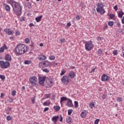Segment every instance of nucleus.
I'll return each instance as SVG.
<instances>
[{
    "label": "nucleus",
    "instance_id": "nucleus-16",
    "mask_svg": "<svg viewBox=\"0 0 124 124\" xmlns=\"http://www.w3.org/2000/svg\"><path fill=\"white\" fill-rule=\"evenodd\" d=\"M51 120L54 124H57V122H58V120H59V116H53Z\"/></svg>",
    "mask_w": 124,
    "mask_h": 124
},
{
    "label": "nucleus",
    "instance_id": "nucleus-64",
    "mask_svg": "<svg viewBox=\"0 0 124 124\" xmlns=\"http://www.w3.org/2000/svg\"><path fill=\"white\" fill-rule=\"evenodd\" d=\"M40 47H43V44L42 43H41V44H40Z\"/></svg>",
    "mask_w": 124,
    "mask_h": 124
},
{
    "label": "nucleus",
    "instance_id": "nucleus-42",
    "mask_svg": "<svg viewBox=\"0 0 124 124\" xmlns=\"http://www.w3.org/2000/svg\"><path fill=\"white\" fill-rule=\"evenodd\" d=\"M65 74V70H62L61 71V73L60 74V75L61 76L64 75Z\"/></svg>",
    "mask_w": 124,
    "mask_h": 124
},
{
    "label": "nucleus",
    "instance_id": "nucleus-28",
    "mask_svg": "<svg viewBox=\"0 0 124 124\" xmlns=\"http://www.w3.org/2000/svg\"><path fill=\"white\" fill-rule=\"evenodd\" d=\"M95 105H94V103H93L91 102L90 104H89V107H90V108H94L95 107Z\"/></svg>",
    "mask_w": 124,
    "mask_h": 124
},
{
    "label": "nucleus",
    "instance_id": "nucleus-17",
    "mask_svg": "<svg viewBox=\"0 0 124 124\" xmlns=\"http://www.w3.org/2000/svg\"><path fill=\"white\" fill-rule=\"evenodd\" d=\"M87 114L88 111L87 110H83L80 114V117H81V118H85Z\"/></svg>",
    "mask_w": 124,
    "mask_h": 124
},
{
    "label": "nucleus",
    "instance_id": "nucleus-48",
    "mask_svg": "<svg viewBox=\"0 0 124 124\" xmlns=\"http://www.w3.org/2000/svg\"><path fill=\"white\" fill-rule=\"evenodd\" d=\"M31 100L32 104H34V103H35V99L34 98H32Z\"/></svg>",
    "mask_w": 124,
    "mask_h": 124
},
{
    "label": "nucleus",
    "instance_id": "nucleus-8",
    "mask_svg": "<svg viewBox=\"0 0 124 124\" xmlns=\"http://www.w3.org/2000/svg\"><path fill=\"white\" fill-rule=\"evenodd\" d=\"M109 80H110V77H109V76H107V75L103 74L101 76V81L102 82H105V81H109Z\"/></svg>",
    "mask_w": 124,
    "mask_h": 124
},
{
    "label": "nucleus",
    "instance_id": "nucleus-43",
    "mask_svg": "<svg viewBox=\"0 0 124 124\" xmlns=\"http://www.w3.org/2000/svg\"><path fill=\"white\" fill-rule=\"evenodd\" d=\"M60 42H61V43H64V42H65V39L61 38L60 39Z\"/></svg>",
    "mask_w": 124,
    "mask_h": 124
},
{
    "label": "nucleus",
    "instance_id": "nucleus-25",
    "mask_svg": "<svg viewBox=\"0 0 124 124\" xmlns=\"http://www.w3.org/2000/svg\"><path fill=\"white\" fill-rule=\"evenodd\" d=\"M124 13L122 11L119 12L118 14V16L119 18H123V16H124Z\"/></svg>",
    "mask_w": 124,
    "mask_h": 124
},
{
    "label": "nucleus",
    "instance_id": "nucleus-44",
    "mask_svg": "<svg viewBox=\"0 0 124 124\" xmlns=\"http://www.w3.org/2000/svg\"><path fill=\"white\" fill-rule=\"evenodd\" d=\"M43 71H44V72H46V73H48L49 71L48 69H43Z\"/></svg>",
    "mask_w": 124,
    "mask_h": 124
},
{
    "label": "nucleus",
    "instance_id": "nucleus-32",
    "mask_svg": "<svg viewBox=\"0 0 124 124\" xmlns=\"http://www.w3.org/2000/svg\"><path fill=\"white\" fill-rule=\"evenodd\" d=\"M51 97V94H46L45 95V98L46 99H47V98H49Z\"/></svg>",
    "mask_w": 124,
    "mask_h": 124
},
{
    "label": "nucleus",
    "instance_id": "nucleus-15",
    "mask_svg": "<svg viewBox=\"0 0 124 124\" xmlns=\"http://www.w3.org/2000/svg\"><path fill=\"white\" fill-rule=\"evenodd\" d=\"M3 6H4L6 11H10V6H9V5H7L5 3H4L3 4Z\"/></svg>",
    "mask_w": 124,
    "mask_h": 124
},
{
    "label": "nucleus",
    "instance_id": "nucleus-51",
    "mask_svg": "<svg viewBox=\"0 0 124 124\" xmlns=\"http://www.w3.org/2000/svg\"><path fill=\"white\" fill-rule=\"evenodd\" d=\"M29 27H30V28H31V27H34V24H33V23H30L29 24Z\"/></svg>",
    "mask_w": 124,
    "mask_h": 124
},
{
    "label": "nucleus",
    "instance_id": "nucleus-49",
    "mask_svg": "<svg viewBox=\"0 0 124 124\" xmlns=\"http://www.w3.org/2000/svg\"><path fill=\"white\" fill-rule=\"evenodd\" d=\"M20 31H16V35H20Z\"/></svg>",
    "mask_w": 124,
    "mask_h": 124
},
{
    "label": "nucleus",
    "instance_id": "nucleus-35",
    "mask_svg": "<svg viewBox=\"0 0 124 124\" xmlns=\"http://www.w3.org/2000/svg\"><path fill=\"white\" fill-rule=\"evenodd\" d=\"M25 43H26L27 44H28V43H30V39L29 38H26L25 39Z\"/></svg>",
    "mask_w": 124,
    "mask_h": 124
},
{
    "label": "nucleus",
    "instance_id": "nucleus-5",
    "mask_svg": "<svg viewBox=\"0 0 124 124\" xmlns=\"http://www.w3.org/2000/svg\"><path fill=\"white\" fill-rule=\"evenodd\" d=\"M0 66L2 69L8 68L10 66V63L7 61H0Z\"/></svg>",
    "mask_w": 124,
    "mask_h": 124
},
{
    "label": "nucleus",
    "instance_id": "nucleus-11",
    "mask_svg": "<svg viewBox=\"0 0 124 124\" xmlns=\"http://www.w3.org/2000/svg\"><path fill=\"white\" fill-rule=\"evenodd\" d=\"M39 84L43 86L44 85V82H45V80H46V77H41L39 78Z\"/></svg>",
    "mask_w": 124,
    "mask_h": 124
},
{
    "label": "nucleus",
    "instance_id": "nucleus-30",
    "mask_svg": "<svg viewBox=\"0 0 124 124\" xmlns=\"http://www.w3.org/2000/svg\"><path fill=\"white\" fill-rule=\"evenodd\" d=\"M72 112H73V110L72 109H69L68 110V115L69 116H70L71 114H72Z\"/></svg>",
    "mask_w": 124,
    "mask_h": 124
},
{
    "label": "nucleus",
    "instance_id": "nucleus-12",
    "mask_svg": "<svg viewBox=\"0 0 124 124\" xmlns=\"http://www.w3.org/2000/svg\"><path fill=\"white\" fill-rule=\"evenodd\" d=\"M46 59H47V57L43 54H40L38 58V60L39 61H45Z\"/></svg>",
    "mask_w": 124,
    "mask_h": 124
},
{
    "label": "nucleus",
    "instance_id": "nucleus-29",
    "mask_svg": "<svg viewBox=\"0 0 124 124\" xmlns=\"http://www.w3.org/2000/svg\"><path fill=\"white\" fill-rule=\"evenodd\" d=\"M6 120L8 121H11L12 120V116L8 115L6 117Z\"/></svg>",
    "mask_w": 124,
    "mask_h": 124
},
{
    "label": "nucleus",
    "instance_id": "nucleus-39",
    "mask_svg": "<svg viewBox=\"0 0 124 124\" xmlns=\"http://www.w3.org/2000/svg\"><path fill=\"white\" fill-rule=\"evenodd\" d=\"M116 100L118 102H121V101H122V98H121L120 97H117L116 98Z\"/></svg>",
    "mask_w": 124,
    "mask_h": 124
},
{
    "label": "nucleus",
    "instance_id": "nucleus-34",
    "mask_svg": "<svg viewBox=\"0 0 124 124\" xmlns=\"http://www.w3.org/2000/svg\"><path fill=\"white\" fill-rule=\"evenodd\" d=\"M97 53L98 55L101 56L102 55V50H101V49H99L97 51Z\"/></svg>",
    "mask_w": 124,
    "mask_h": 124
},
{
    "label": "nucleus",
    "instance_id": "nucleus-14",
    "mask_svg": "<svg viewBox=\"0 0 124 124\" xmlns=\"http://www.w3.org/2000/svg\"><path fill=\"white\" fill-rule=\"evenodd\" d=\"M5 60L7 62H11L12 58L11 55L9 54H6L5 56Z\"/></svg>",
    "mask_w": 124,
    "mask_h": 124
},
{
    "label": "nucleus",
    "instance_id": "nucleus-23",
    "mask_svg": "<svg viewBox=\"0 0 124 124\" xmlns=\"http://www.w3.org/2000/svg\"><path fill=\"white\" fill-rule=\"evenodd\" d=\"M41 19H42V16H39L35 18V20L37 23H39V22H40L41 21Z\"/></svg>",
    "mask_w": 124,
    "mask_h": 124
},
{
    "label": "nucleus",
    "instance_id": "nucleus-36",
    "mask_svg": "<svg viewBox=\"0 0 124 124\" xmlns=\"http://www.w3.org/2000/svg\"><path fill=\"white\" fill-rule=\"evenodd\" d=\"M75 108H78V102L75 101L74 102Z\"/></svg>",
    "mask_w": 124,
    "mask_h": 124
},
{
    "label": "nucleus",
    "instance_id": "nucleus-18",
    "mask_svg": "<svg viewBox=\"0 0 124 124\" xmlns=\"http://www.w3.org/2000/svg\"><path fill=\"white\" fill-rule=\"evenodd\" d=\"M43 65L44 67H47V66H49V65H50V62L48 61H45L43 63Z\"/></svg>",
    "mask_w": 124,
    "mask_h": 124
},
{
    "label": "nucleus",
    "instance_id": "nucleus-56",
    "mask_svg": "<svg viewBox=\"0 0 124 124\" xmlns=\"http://www.w3.org/2000/svg\"><path fill=\"white\" fill-rule=\"evenodd\" d=\"M4 97V94H3V93H1L0 95L1 98H3Z\"/></svg>",
    "mask_w": 124,
    "mask_h": 124
},
{
    "label": "nucleus",
    "instance_id": "nucleus-50",
    "mask_svg": "<svg viewBox=\"0 0 124 124\" xmlns=\"http://www.w3.org/2000/svg\"><path fill=\"white\" fill-rule=\"evenodd\" d=\"M76 18L77 20H80L81 19V17H80V16L79 15H77L76 16Z\"/></svg>",
    "mask_w": 124,
    "mask_h": 124
},
{
    "label": "nucleus",
    "instance_id": "nucleus-47",
    "mask_svg": "<svg viewBox=\"0 0 124 124\" xmlns=\"http://www.w3.org/2000/svg\"><path fill=\"white\" fill-rule=\"evenodd\" d=\"M99 119H96V120H95L94 121V124H98V123H99Z\"/></svg>",
    "mask_w": 124,
    "mask_h": 124
},
{
    "label": "nucleus",
    "instance_id": "nucleus-4",
    "mask_svg": "<svg viewBox=\"0 0 124 124\" xmlns=\"http://www.w3.org/2000/svg\"><path fill=\"white\" fill-rule=\"evenodd\" d=\"M84 44L85 50H86V51H91V50H93V41H85L84 42Z\"/></svg>",
    "mask_w": 124,
    "mask_h": 124
},
{
    "label": "nucleus",
    "instance_id": "nucleus-52",
    "mask_svg": "<svg viewBox=\"0 0 124 124\" xmlns=\"http://www.w3.org/2000/svg\"><path fill=\"white\" fill-rule=\"evenodd\" d=\"M48 110H49V108H45L44 110V112H46V111H47Z\"/></svg>",
    "mask_w": 124,
    "mask_h": 124
},
{
    "label": "nucleus",
    "instance_id": "nucleus-60",
    "mask_svg": "<svg viewBox=\"0 0 124 124\" xmlns=\"http://www.w3.org/2000/svg\"><path fill=\"white\" fill-rule=\"evenodd\" d=\"M11 110H12V109L11 108H8V111H9V112H10V111H11Z\"/></svg>",
    "mask_w": 124,
    "mask_h": 124
},
{
    "label": "nucleus",
    "instance_id": "nucleus-41",
    "mask_svg": "<svg viewBox=\"0 0 124 124\" xmlns=\"http://www.w3.org/2000/svg\"><path fill=\"white\" fill-rule=\"evenodd\" d=\"M114 17H115V15L114 14H110L109 15V18L110 19H113L114 18Z\"/></svg>",
    "mask_w": 124,
    "mask_h": 124
},
{
    "label": "nucleus",
    "instance_id": "nucleus-54",
    "mask_svg": "<svg viewBox=\"0 0 124 124\" xmlns=\"http://www.w3.org/2000/svg\"><path fill=\"white\" fill-rule=\"evenodd\" d=\"M121 22H122V24H124V16L123 17V18L121 20Z\"/></svg>",
    "mask_w": 124,
    "mask_h": 124
},
{
    "label": "nucleus",
    "instance_id": "nucleus-22",
    "mask_svg": "<svg viewBox=\"0 0 124 124\" xmlns=\"http://www.w3.org/2000/svg\"><path fill=\"white\" fill-rule=\"evenodd\" d=\"M47 85L49 88H51L53 86V80H48L47 81Z\"/></svg>",
    "mask_w": 124,
    "mask_h": 124
},
{
    "label": "nucleus",
    "instance_id": "nucleus-7",
    "mask_svg": "<svg viewBox=\"0 0 124 124\" xmlns=\"http://www.w3.org/2000/svg\"><path fill=\"white\" fill-rule=\"evenodd\" d=\"M62 82L64 84H68L69 83V78L67 76H63L62 78Z\"/></svg>",
    "mask_w": 124,
    "mask_h": 124
},
{
    "label": "nucleus",
    "instance_id": "nucleus-55",
    "mask_svg": "<svg viewBox=\"0 0 124 124\" xmlns=\"http://www.w3.org/2000/svg\"><path fill=\"white\" fill-rule=\"evenodd\" d=\"M106 97V95H105V94L102 95V98H103V99H105Z\"/></svg>",
    "mask_w": 124,
    "mask_h": 124
},
{
    "label": "nucleus",
    "instance_id": "nucleus-9",
    "mask_svg": "<svg viewBox=\"0 0 124 124\" xmlns=\"http://www.w3.org/2000/svg\"><path fill=\"white\" fill-rule=\"evenodd\" d=\"M66 106L68 107H73V103L72 100L69 98H68L66 103Z\"/></svg>",
    "mask_w": 124,
    "mask_h": 124
},
{
    "label": "nucleus",
    "instance_id": "nucleus-2",
    "mask_svg": "<svg viewBox=\"0 0 124 124\" xmlns=\"http://www.w3.org/2000/svg\"><path fill=\"white\" fill-rule=\"evenodd\" d=\"M27 47L25 45L22 44H18L16 47V53L17 56H20L25 54L27 52Z\"/></svg>",
    "mask_w": 124,
    "mask_h": 124
},
{
    "label": "nucleus",
    "instance_id": "nucleus-62",
    "mask_svg": "<svg viewBox=\"0 0 124 124\" xmlns=\"http://www.w3.org/2000/svg\"><path fill=\"white\" fill-rule=\"evenodd\" d=\"M21 21H25V17H22L21 18Z\"/></svg>",
    "mask_w": 124,
    "mask_h": 124
},
{
    "label": "nucleus",
    "instance_id": "nucleus-6",
    "mask_svg": "<svg viewBox=\"0 0 124 124\" xmlns=\"http://www.w3.org/2000/svg\"><path fill=\"white\" fill-rule=\"evenodd\" d=\"M29 82L32 86H35L37 84V78L35 76H32L30 78Z\"/></svg>",
    "mask_w": 124,
    "mask_h": 124
},
{
    "label": "nucleus",
    "instance_id": "nucleus-63",
    "mask_svg": "<svg viewBox=\"0 0 124 124\" xmlns=\"http://www.w3.org/2000/svg\"><path fill=\"white\" fill-rule=\"evenodd\" d=\"M74 68H75V67H74V66H71L70 67V69H74Z\"/></svg>",
    "mask_w": 124,
    "mask_h": 124
},
{
    "label": "nucleus",
    "instance_id": "nucleus-40",
    "mask_svg": "<svg viewBox=\"0 0 124 124\" xmlns=\"http://www.w3.org/2000/svg\"><path fill=\"white\" fill-rule=\"evenodd\" d=\"M12 95L13 96H15V95H16V91L14 90L12 91Z\"/></svg>",
    "mask_w": 124,
    "mask_h": 124
},
{
    "label": "nucleus",
    "instance_id": "nucleus-31",
    "mask_svg": "<svg viewBox=\"0 0 124 124\" xmlns=\"http://www.w3.org/2000/svg\"><path fill=\"white\" fill-rule=\"evenodd\" d=\"M114 25V22L113 21H109L108 22V25L109 26V27H112Z\"/></svg>",
    "mask_w": 124,
    "mask_h": 124
},
{
    "label": "nucleus",
    "instance_id": "nucleus-53",
    "mask_svg": "<svg viewBox=\"0 0 124 124\" xmlns=\"http://www.w3.org/2000/svg\"><path fill=\"white\" fill-rule=\"evenodd\" d=\"M96 68H92L91 70V72H94L95 71V69Z\"/></svg>",
    "mask_w": 124,
    "mask_h": 124
},
{
    "label": "nucleus",
    "instance_id": "nucleus-26",
    "mask_svg": "<svg viewBox=\"0 0 124 124\" xmlns=\"http://www.w3.org/2000/svg\"><path fill=\"white\" fill-rule=\"evenodd\" d=\"M53 108L56 111H60L61 109V107L59 106H54Z\"/></svg>",
    "mask_w": 124,
    "mask_h": 124
},
{
    "label": "nucleus",
    "instance_id": "nucleus-10",
    "mask_svg": "<svg viewBox=\"0 0 124 124\" xmlns=\"http://www.w3.org/2000/svg\"><path fill=\"white\" fill-rule=\"evenodd\" d=\"M75 75L76 74L74 71H71L68 75V77L69 78H70V79H73V78L75 77Z\"/></svg>",
    "mask_w": 124,
    "mask_h": 124
},
{
    "label": "nucleus",
    "instance_id": "nucleus-57",
    "mask_svg": "<svg viewBox=\"0 0 124 124\" xmlns=\"http://www.w3.org/2000/svg\"><path fill=\"white\" fill-rule=\"evenodd\" d=\"M119 32H123V29H121V28H119V30H118Z\"/></svg>",
    "mask_w": 124,
    "mask_h": 124
},
{
    "label": "nucleus",
    "instance_id": "nucleus-61",
    "mask_svg": "<svg viewBox=\"0 0 124 124\" xmlns=\"http://www.w3.org/2000/svg\"><path fill=\"white\" fill-rule=\"evenodd\" d=\"M63 118L62 116H61V118L60 120V122H62Z\"/></svg>",
    "mask_w": 124,
    "mask_h": 124
},
{
    "label": "nucleus",
    "instance_id": "nucleus-19",
    "mask_svg": "<svg viewBox=\"0 0 124 124\" xmlns=\"http://www.w3.org/2000/svg\"><path fill=\"white\" fill-rule=\"evenodd\" d=\"M5 49H7V47H6V46L5 45H3L2 47L0 48V53H3L4 52V50Z\"/></svg>",
    "mask_w": 124,
    "mask_h": 124
},
{
    "label": "nucleus",
    "instance_id": "nucleus-58",
    "mask_svg": "<svg viewBox=\"0 0 124 124\" xmlns=\"http://www.w3.org/2000/svg\"><path fill=\"white\" fill-rule=\"evenodd\" d=\"M70 26H71V23H70V22H69L67 24V27H70Z\"/></svg>",
    "mask_w": 124,
    "mask_h": 124
},
{
    "label": "nucleus",
    "instance_id": "nucleus-13",
    "mask_svg": "<svg viewBox=\"0 0 124 124\" xmlns=\"http://www.w3.org/2000/svg\"><path fill=\"white\" fill-rule=\"evenodd\" d=\"M4 31L6 32V33H7L8 35H13V31H11L10 29H4Z\"/></svg>",
    "mask_w": 124,
    "mask_h": 124
},
{
    "label": "nucleus",
    "instance_id": "nucleus-37",
    "mask_svg": "<svg viewBox=\"0 0 124 124\" xmlns=\"http://www.w3.org/2000/svg\"><path fill=\"white\" fill-rule=\"evenodd\" d=\"M112 54H113L114 56H116L118 55V50H115L113 51Z\"/></svg>",
    "mask_w": 124,
    "mask_h": 124
},
{
    "label": "nucleus",
    "instance_id": "nucleus-20",
    "mask_svg": "<svg viewBox=\"0 0 124 124\" xmlns=\"http://www.w3.org/2000/svg\"><path fill=\"white\" fill-rule=\"evenodd\" d=\"M67 99H68V98H67L66 97H62L61 98V100H60V103L62 105V102H63V101H65L66 100H67Z\"/></svg>",
    "mask_w": 124,
    "mask_h": 124
},
{
    "label": "nucleus",
    "instance_id": "nucleus-46",
    "mask_svg": "<svg viewBox=\"0 0 124 124\" xmlns=\"http://www.w3.org/2000/svg\"><path fill=\"white\" fill-rule=\"evenodd\" d=\"M113 9H115V11H118V5H115V6L113 7Z\"/></svg>",
    "mask_w": 124,
    "mask_h": 124
},
{
    "label": "nucleus",
    "instance_id": "nucleus-24",
    "mask_svg": "<svg viewBox=\"0 0 124 124\" xmlns=\"http://www.w3.org/2000/svg\"><path fill=\"white\" fill-rule=\"evenodd\" d=\"M51 104V102L50 101L48 100L43 103V105L44 106H49Z\"/></svg>",
    "mask_w": 124,
    "mask_h": 124
},
{
    "label": "nucleus",
    "instance_id": "nucleus-33",
    "mask_svg": "<svg viewBox=\"0 0 124 124\" xmlns=\"http://www.w3.org/2000/svg\"><path fill=\"white\" fill-rule=\"evenodd\" d=\"M49 60H50V61H54V60H55V59H56V57H55L53 55H51L49 57Z\"/></svg>",
    "mask_w": 124,
    "mask_h": 124
},
{
    "label": "nucleus",
    "instance_id": "nucleus-21",
    "mask_svg": "<svg viewBox=\"0 0 124 124\" xmlns=\"http://www.w3.org/2000/svg\"><path fill=\"white\" fill-rule=\"evenodd\" d=\"M72 118H71V117L70 116L67 117V119H66V122L67 124H71L72 123Z\"/></svg>",
    "mask_w": 124,
    "mask_h": 124
},
{
    "label": "nucleus",
    "instance_id": "nucleus-27",
    "mask_svg": "<svg viewBox=\"0 0 124 124\" xmlns=\"http://www.w3.org/2000/svg\"><path fill=\"white\" fill-rule=\"evenodd\" d=\"M32 62L31 60H26L24 62L25 64H28V65L31 64V63H32Z\"/></svg>",
    "mask_w": 124,
    "mask_h": 124
},
{
    "label": "nucleus",
    "instance_id": "nucleus-1",
    "mask_svg": "<svg viewBox=\"0 0 124 124\" xmlns=\"http://www.w3.org/2000/svg\"><path fill=\"white\" fill-rule=\"evenodd\" d=\"M7 2L9 4L12 5L13 10L17 16H21V13H22V7L20 5V3L11 0H7Z\"/></svg>",
    "mask_w": 124,
    "mask_h": 124
},
{
    "label": "nucleus",
    "instance_id": "nucleus-59",
    "mask_svg": "<svg viewBox=\"0 0 124 124\" xmlns=\"http://www.w3.org/2000/svg\"><path fill=\"white\" fill-rule=\"evenodd\" d=\"M107 28H108V25H105L104 27V30L107 29Z\"/></svg>",
    "mask_w": 124,
    "mask_h": 124
},
{
    "label": "nucleus",
    "instance_id": "nucleus-3",
    "mask_svg": "<svg viewBox=\"0 0 124 124\" xmlns=\"http://www.w3.org/2000/svg\"><path fill=\"white\" fill-rule=\"evenodd\" d=\"M97 8L96 10L98 13L101 14V15H103L105 13V10L104 9V4L102 2L98 3L96 5Z\"/></svg>",
    "mask_w": 124,
    "mask_h": 124
},
{
    "label": "nucleus",
    "instance_id": "nucleus-38",
    "mask_svg": "<svg viewBox=\"0 0 124 124\" xmlns=\"http://www.w3.org/2000/svg\"><path fill=\"white\" fill-rule=\"evenodd\" d=\"M116 26L118 27V29L121 28V23H120V22H116Z\"/></svg>",
    "mask_w": 124,
    "mask_h": 124
},
{
    "label": "nucleus",
    "instance_id": "nucleus-45",
    "mask_svg": "<svg viewBox=\"0 0 124 124\" xmlns=\"http://www.w3.org/2000/svg\"><path fill=\"white\" fill-rule=\"evenodd\" d=\"M0 79H1V80H4V79H5V77L4 76L0 75Z\"/></svg>",
    "mask_w": 124,
    "mask_h": 124
}]
</instances>
